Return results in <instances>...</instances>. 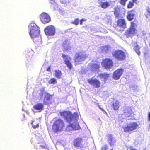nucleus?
<instances>
[{
	"mask_svg": "<svg viewBox=\"0 0 150 150\" xmlns=\"http://www.w3.org/2000/svg\"><path fill=\"white\" fill-rule=\"evenodd\" d=\"M111 106L115 111L118 110L120 107V103L118 100L112 103Z\"/></svg>",
	"mask_w": 150,
	"mask_h": 150,
	"instance_id": "26",
	"label": "nucleus"
},
{
	"mask_svg": "<svg viewBox=\"0 0 150 150\" xmlns=\"http://www.w3.org/2000/svg\"><path fill=\"white\" fill-rule=\"evenodd\" d=\"M65 126L64 121L60 119L56 120L52 125V130L53 132L57 133L58 131L62 130Z\"/></svg>",
	"mask_w": 150,
	"mask_h": 150,
	"instance_id": "3",
	"label": "nucleus"
},
{
	"mask_svg": "<svg viewBox=\"0 0 150 150\" xmlns=\"http://www.w3.org/2000/svg\"><path fill=\"white\" fill-rule=\"evenodd\" d=\"M88 66L93 71H99L100 68V64L95 63H90Z\"/></svg>",
	"mask_w": 150,
	"mask_h": 150,
	"instance_id": "22",
	"label": "nucleus"
},
{
	"mask_svg": "<svg viewBox=\"0 0 150 150\" xmlns=\"http://www.w3.org/2000/svg\"><path fill=\"white\" fill-rule=\"evenodd\" d=\"M137 0H132V1L133 2L137 3Z\"/></svg>",
	"mask_w": 150,
	"mask_h": 150,
	"instance_id": "44",
	"label": "nucleus"
},
{
	"mask_svg": "<svg viewBox=\"0 0 150 150\" xmlns=\"http://www.w3.org/2000/svg\"><path fill=\"white\" fill-rule=\"evenodd\" d=\"M110 150H113L112 148Z\"/></svg>",
	"mask_w": 150,
	"mask_h": 150,
	"instance_id": "47",
	"label": "nucleus"
},
{
	"mask_svg": "<svg viewBox=\"0 0 150 150\" xmlns=\"http://www.w3.org/2000/svg\"><path fill=\"white\" fill-rule=\"evenodd\" d=\"M149 46L150 47V32L149 33Z\"/></svg>",
	"mask_w": 150,
	"mask_h": 150,
	"instance_id": "41",
	"label": "nucleus"
},
{
	"mask_svg": "<svg viewBox=\"0 0 150 150\" xmlns=\"http://www.w3.org/2000/svg\"><path fill=\"white\" fill-rule=\"evenodd\" d=\"M62 3H67V1H65L64 2H63Z\"/></svg>",
	"mask_w": 150,
	"mask_h": 150,
	"instance_id": "45",
	"label": "nucleus"
},
{
	"mask_svg": "<svg viewBox=\"0 0 150 150\" xmlns=\"http://www.w3.org/2000/svg\"><path fill=\"white\" fill-rule=\"evenodd\" d=\"M79 23V20L78 18L75 19L74 21L72 22V23L76 25H77Z\"/></svg>",
	"mask_w": 150,
	"mask_h": 150,
	"instance_id": "36",
	"label": "nucleus"
},
{
	"mask_svg": "<svg viewBox=\"0 0 150 150\" xmlns=\"http://www.w3.org/2000/svg\"><path fill=\"white\" fill-rule=\"evenodd\" d=\"M62 57L64 59V61L67 66L70 69H71L72 67V66L70 62L71 58L64 54H62Z\"/></svg>",
	"mask_w": 150,
	"mask_h": 150,
	"instance_id": "15",
	"label": "nucleus"
},
{
	"mask_svg": "<svg viewBox=\"0 0 150 150\" xmlns=\"http://www.w3.org/2000/svg\"><path fill=\"white\" fill-rule=\"evenodd\" d=\"M148 120L150 121V112H149L148 115Z\"/></svg>",
	"mask_w": 150,
	"mask_h": 150,
	"instance_id": "39",
	"label": "nucleus"
},
{
	"mask_svg": "<svg viewBox=\"0 0 150 150\" xmlns=\"http://www.w3.org/2000/svg\"><path fill=\"white\" fill-rule=\"evenodd\" d=\"M109 144L111 146H113L116 142V140L113 139L112 135L111 134L107 135Z\"/></svg>",
	"mask_w": 150,
	"mask_h": 150,
	"instance_id": "24",
	"label": "nucleus"
},
{
	"mask_svg": "<svg viewBox=\"0 0 150 150\" xmlns=\"http://www.w3.org/2000/svg\"><path fill=\"white\" fill-rule=\"evenodd\" d=\"M31 28L29 32L31 37L35 43L42 42L41 36L39 35L40 30L39 27L36 24L31 23L30 24Z\"/></svg>",
	"mask_w": 150,
	"mask_h": 150,
	"instance_id": "1",
	"label": "nucleus"
},
{
	"mask_svg": "<svg viewBox=\"0 0 150 150\" xmlns=\"http://www.w3.org/2000/svg\"><path fill=\"white\" fill-rule=\"evenodd\" d=\"M133 3V2L129 1L127 5V8H132L134 5Z\"/></svg>",
	"mask_w": 150,
	"mask_h": 150,
	"instance_id": "34",
	"label": "nucleus"
},
{
	"mask_svg": "<svg viewBox=\"0 0 150 150\" xmlns=\"http://www.w3.org/2000/svg\"><path fill=\"white\" fill-rule=\"evenodd\" d=\"M45 89L44 88H42V90H40V92L39 93V95L40 96L41 98H42L43 97V95L45 93Z\"/></svg>",
	"mask_w": 150,
	"mask_h": 150,
	"instance_id": "35",
	"label": "nucleus"
},
{
	"mask_svg": "<svg viewBox=\"0 0 150 150\" xmlns=\"http://www.w3.org/2000/svg\"><path fill=\"white\" fill-rule=\"evenodd\" d=\"M26 55L28 56H32L33 54V52L32 50H28L26 51Z\"/></svg>",
	"mask_w": 150,
	"mask_h": 150,
	"instance_id": "32",
	"label": "nucleus"
},
{
	"mask_svg": "<svg viewBox=\"0 0 150 150\" xmlns=\"http://www.w3.org/2000/svg\"><path fill=\"white\" fill-rule=\"evenodd\" d=\"M60 114L61 116L64 117L66 120L67 122L70 123L76 118V115L75 114H72L70 112L67 111H63L60 112Z\"/></svg>",
	"mask_w": 150,
	"mask_h": 150,
	"instance_id": "6",
	"label": "nucleus"
},
{
	"mask_svg": "<svg viewBox=\"0 0 150 150\" xmlns=\"http://www.w3.org/2000/svg\"><path fill=\"white\" fill-rule=\"evenodd\" d=\"M116 23L117 26L122 29L121 30H124L126 28V23L124 19H118Z\"/></svg>",
	"mask_w": 150,
	"mask_h": 150,
	"instance_id": "17",
	"label": "nucleus"
},
{
	"mask_svg": "<svg viewBox=\"0 0 150 150\" xmlns=\"http://www.w3.org/2000/svg\"><path fill=\"white\" fill-rule=\"evenodd\" d=\"M55 76L58 79H60L61 78L62 75V74L60 70H55Z\"/></svg>",
	"mask_w": 150,
	"mask_h": 150,
	"instance_id": "30",
	"label": "nucleus"
},
{
	"mask_svg": "<svg viewBox=\"0 0 150 150\" xmlns=\"http://www.w3.org/2000/svg\"><path fill=\"white\" fill-rule=\"evenodd\" d=\"M44 31L46 35L52 36L54 35L55 29L53 26L50 25L47 26L45 28Z\"/></svg>",
	"mask_w": 150,
	"mask_h": 150,
	"instance_id": "11",
	"label": "nucleus"
},
{
	"mask_svg": "<svg viewBox=\"0 0 150 150\" xmlns=\"http://www.w3.org/2000/svg\"><path fill=\"white\" fill-rule=\"evenodd\" d=\"M124 70L122 68L119 69L115 71L113 73V78L115 80L119 79L123 72Z\"/></svg>",
	"mask_w": 150,
	"mask_h": 150,
	"instance_id": "13",
	"label": "nucleus"
},
{
	"mask_svg": "<svg viewBox=\"0 0 150 150\" xmlns=\"http://www.w3.org/2000/svg\"><path fill=\"white\" fill-rule=\"evenodd\" d=\"M64 51H68L71 50V47L70 45V43L68 40H66L64 41L62 44Z\"/></svg>",
	"mask_w": 150,
	"mask_h": 150,
	"instance_id": "19",
	"label": "nucleus"
},
{
	"mask_svg": "<svg viewBox=\"0 0 150 150\" xmlns=\"http://www.w3.org/2000/svg\"><path fill=\"white\" fill-rule=\"evenodd\" d=\"M33 108L35 110L40 112L44 109V105L42 103H39L35 105Z\"/></svg>",
	"mask_w": 150,
	"mask_h": 150,
	"instance_id": "25",
	"label": "nucleus"
},
{
	"mask_svg": "<svg viewBox=\"0 0 150 150\" xmlns=\"http://www.w3.org/2000/svg\"><path fill=\"white\" fill-rule=\"evenodd\" d=\"M110 47L108 45H106L102 47V50L107 52L109 50Z\"/></svg>",
	"mask_w": 150,
	"mask_h": 150,
	"instance_id": "33",
	"label": "nucleus"
},
{
	"mask_svg": "<svg viewBox=\"0 0 150 150\" xmlns=\"http://www.w3.org/2000/svg\"><path fill=\"white\" fill-rule=\"evenodd\" d=\"M121 7L120 6H117L115 7L113 11L115 17L118 18L121 15Z\"/></svg>",
	"mask_w": 150,
	"mask_h": 150,
	"instance_id": "23",
	"label": "nucleus"
},
{
	"mask_svg": "<svg viewBox=\"0 0 150 150\" xmlns=\"http://www.w3.org/2000/svg\"><path fill=\"white\" fill-rule=\"evenodd\" d=\"M46 70L49 72L51 71L50 66H49L47 69Z\"/></svg>",
	"mask_w": 150,
	"mask_h": 150,
	"instance_id": "40",
	"label": "nucleus"
},
{
	"mask_svg": "<svg viewBox=\"0 0 150 150\" xmlns=\"http://www.w3.org/2000/svg\"><path fill=\"white\" fill-rule=\"evenodd\" d=\"M88 83L93 86L94 87L98 88L100 87L101 83L100 81L93 78L88 79H87Z\"/></svg>",
	"mask_w": 150,
	"mask_h": 150,
	"instance_id": "12",
	"label": "nucleus"
},
{
	"mask_svg": "<svg viewBox=\"0 0 150 150\" xmlns=\"http://www.w3.org/2000/svg\"><path fill=\"white\" fill-rule=\"evenodd\" d=\"M40 21L43 24H47L50 22L51 18L50 16L45 12H43L40 16Z\"/></svg>",
	"mask_w": 150,
	"mask_h": 150,
	"instance_id": "10",
	"label": "nucleus"
},
{
	"mask_svg": "<svg viewBox=\"0 0 150 150\" xmlns=\"http://www.w3.org/2000/svg\"><path fill=\"white\" fill-rule=\"evenodd\" d=\"M76 115V119L73 121H74V122L70 124L69 125H68L67 127V128H69L70 127H71L72 128L71 129H68V130H76L80 129V127L79 124L76 122V120L77 118L78 117V115Z\"/></svg>",
	"mask_w": 150,
	"mask_h": 150,
	"instance_id": "18",
	"label": "nucleus"
},
{
	"mask_svg": "<svg viewBox=\"0 0 150 150\" xmlns=\"http://www.w3.org/2000/svg\"><path fill=\"white\" fill-rule=\"evenodd\" d=\"M43 100V103L45 105H48L52 103L51 100L52 99V96L50 94L46 92Z\"/></svg>",
	"mask_w": 150,
	"mask_h": 150,
	"instance_id": "14",
	"label": "nucleus"
},
{
	"mask_svg": "<svg viewBox=\"0 0 150 150\" xmlns=\"http://www.w3.org/2000/svg\"><path fill=\"white\" fill-rule=\"evenodd\" d=\"M133 108L131 106H124L123 107L122 112L123 114L130 120L135 119L134 114L133 111Z\"/></svg>",
	"mask_w": 150,
	"mask_h": 150,
	"instance_id": "2",
	"label": "nucleus"
},
{
	"mask_svg": "<svg viewBox=\"0 0 150 150\" xmlns=\"http://www.w3.org/2000/svg\"><path fill=\"white\" fill-rule=\"evenodd\" d=\"M135 12V10L134 9H132L128 12L126 18L128 21H131L134 19L135 16V14L134 13Z\"/></svg>",
	"mask_w": 150,
	"mask_h": 150,
	"instance_id": "21",
	"label": "nucleus"
},
{
	"mask_svg": "<svg viewBox=\"0 0 150 150\" xmlns=\"http://www.w3.org/2000/svg\"><path fill=\"white\" fill-rule=\"evenodd\" d=\"M138 125L135 122L127 123L126 125L122 127L124 132L125 133H131L135 131L138 128Z\"/></svg>",
	"mask_w": 150,
	"mask_h": 150,
	"instance_id": "5",
	"label": "nucleus"
},
{
	"mask_svg": "<svg viewBox=\"0 0 150 150\" xmlns=\"http://www.w3.org/2000/svg\"><path fill=\"white\" fill-rule=\"evenodd\" d=\"M88 57L87 54L83 51L76 53L74 57V61L77 64H80L81 62L85 60Z\"/></svg>",
	"mask_w": 150,
	"mask_h": 150,
	"instance_id": "4",
	"label": "nucleus"
},
{
	"mask_svg": "<svg viewBox=\"0 0 150 150\" xmlns=\"http://www.w3.org/2000/svg\"><path fill=\"white\" fill-rule=\"evenodd\" d=\"M82 138L80 137L76 138L73 141V145L75 147L82 148L83 147L82 144Z\"/></svg>",
	"mask_w": 150,
	"mask_h": 150,
	"instance_id": "16",
	"label": "nucleus"
},
{
	"mask_svg": "<svg viewBox=\"0 0 150 150\" xmlns=\"http://www.w3.org/2000/svg\"><path fill=\"white\" fill-rule=\"evenodd\" d=\"M57 83L56 79L54 78H52L50 79L48 81V83L50 84H55Z\"/></svg>",
	"mask_w": 150,
	"mask_h": 150,
	"instance_id": "31",
	"label": "nucleus"
},
{
	"mask_svg": "<svg viewBox=\"0 0 150 150\" xmlns=\"http://www.w3.org/2000/svg\"><path fill=\"white\" fill-rule=\"evenodd\" d=\"M98 77H99L101 79L103 80V81L105 83L109 79L110 75L109 74L104 72L99 74L98 75Z\"/></svg>",
	"mask_w": 150,
	"mask_h": 150,
	"instance_id": "20",
	"label": "nucleus"
},
{
	"mask_svg": "<svg viewBox=\"0 0 150 150\" xmlns=\"http://www.w3.org/2000/svg\"><path fill=\"white\" fill-rule=\"evenodd\" d=\"M85 21L86 19H81L80 21V24L81 25H82L83 24V22Z\"/></svg>",
	"mask_w": 150,
	"mask_h": 150,
	"instance_id": "38",
	"label": "nucleus"
},
{
	"mask_svg": "<svg viewBox=\"0 0 150 150\" xmlns=\"http://www.w3.org/2000/svg\"><path fill=\"white\" fill-rule=\"evenodd\" d=\"M132 43L135 45L134 46L133 48L136 52L137 54L139 56L141 52L139 51L140 47L137 44V42H134Z\"/></svg>",
	"mask_w": 150,
	"mask_h": 150,
	"instance_id": "27",
	"label": "nucleus"
},
{
	"mask_svg": "<svg viewBox=\"0 0 150 150\" xmlns=\"http://www.w3.org/2000/svg\"><path fill=\"white\" fill-rule=\"evenodd\" d=\"M101 64L103 67L108 70L112 68L114 65V62L112 59L106 58L102 61Z\"/></svg>",
	"mask_w": 150,
	"mask_h": 150,
	"instance_id": "9",
	"label": "nucleus"
},
{
	"mask_svg": "<svg viewBox=\"0 0 150 150\" xmlns=\"http://www.w3.org/2000/svg\"><path fill=\"white\" fill-rule=\"evenodd\" d=\"M31 124L32 127L34 129L38 128L39 126L38 123L35 120H32Z\"/></svg>",
	"mask_w": 150,
	"mask_h": 150,
	"instance_id": "29",
	"label": "nucleus"
},
{
	"mask_svg": "<svg viewBox=\"0 0 150 150\" xmlns=\"http://www.w3.org/2000/svg\"><path fill=\"white\" fill-rule=\"evenodd\" d=\"M112 55L118 61L124 60L126 58L125 53L122 50H118L115 51L112 53Z\"/></svg>",
	"mask_w": 150,
	"mask_h": 150,
	"instance_id": "8",
	"label": "nucleus"
},
{
	"mask_svg": "<svg viewBox=\"0 0 150 150\" xmlns=\"http://www.w3.org/2000/svg\"><path fill=\"white\" fill-rule=\"evenodd\" d=\"M147 12L148 14L150 15V8H148L147 9Z\"/></svg>",
	"mask_w": 150,
	"mask_h": 150,
	"instance_id": "42",
	"label": "nucleus"
},
{
	"mask_svg": "<svg viewBox=\"0 0 150 150\" xmlns=\"http://www.w3.org/2000/svg\"><path fill=\"white\" fill-rule=\"evenodd\" d=\"M137 26L136 24L134 22L130 23V25L129 28L127 29L125 33V35L127 38H129L137 32L136 27Z\"/></svg>",
	"mask_w": 150,
	"mask_h": 150,
	"instance_id": "7",
	"label": "nucleus"
},
{
	"mask_svg": "<svg viewBox=\"0 0 150 150\" xmlns=\"http://www.w3.org/2000/svg\"><path fill=\"white\" fill-rule=\"evenodd\" d=\"M108 149L107 146V145H105L101 147V150H107Z\"/></svg>",
	"mask_w": 150,
	"mask_h": 150,
	"instance_id": "37",
	"label": "nucleus"
},
{
	"mask_svg": "<svg viewBox=\"0 0 150 150\" xmlns=\"http://www.w3.org/2000/svg\"><path fill=\"white\" fill-rule=\"evenodd\" d=\"M40 147H41L42 149H45L46 148L45 146L42 145H40Z\"/></svg>",
	"mask_w": 150,
	"mask_h": 150,
	"instance_id": "43",
	"label": "nucleus"
},
{
	"mask_svg": "<svg viewBox=\"0 0 150 150\" xmlns=\"http://www.w3.org/2000/svg\"><path fill=\"white\" fill-rule=\"evenodd\" d=\"M98 107L100 109H101V108L100 107V105H99L98 106Z\"/></svg>",
	"mask_w": 150,
	"mask_h": 150,
	"instance_id": "46",
	"label": "nucleus"
},
{
	"mask_svg": "<svg viewBox=\"0 0 150 150\" xmlns=\"http://www.w3.org/2000/svg\"><path fill=\"white\" fill-rule=\"evenodd\" d=\"M100 6L103 9H105L108 7L110 6L109 2L108 1H101L100 3Z\"/></svg>",
	"mask_w": 150,
	"mask_h": 150,
	"instance_id": "28",
	"label": "nucleus"
}]
</instances>
